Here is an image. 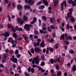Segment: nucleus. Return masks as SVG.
Returning a JSON list of instances; mask_svg holds the SVG:
<instances>
[{
	"label": "nucleus",
	"mask_w": 76,
	"mask_h": 76,
	"mask_svg": "<svg viewBox=\"0 0 76 76\" xmlns=\"http://www.w3.org/2000/svg\"><path fill=\"white\" fill-rule=\"evenodd\" d=\"M7 27L8 29H10V28H11L12 32H15L16 30L15 29V28H14V27H13L12 25H11L9 24L7 25Z\"/></svg>",
	"instance_id": "nucleus-3"
},
{
	"label": "nucleus",
	"mask_w": 76,
	"mask_h": 76,
	"mask_svg": "<svg viewBox=\"0 0 76 76\" xmlns=\"http://www.w3.org/2000/svg\"><path fill=\"white\" fill-rule=\"evenodd\" d=\"M10 60L12 61V62H14V63H18V59L17 58H10Z\"/></svg>",
	"instance_id": "nucleus-7"
},
{
	"label": "nucleus",
	"mask_w": 76,
	"mask_h": 76,
	"mask_svg": "<svg viewBox=\"0 0 76 76\" xmlns=\"http://www.w3.org/2000/svg\"><path fill=\"white\" fill-rule=\"evenodd\" d=\"M45 6H47L48 5V1H47L46 2H45L44 4Z\"/></svg>",
	"instance_id": "nucleus-63"
},
{
	"label": "nucleus",
	"mask_w": 76,
	"mask_h": 76,
	"mask_svg": "<svg viewBox=\"0 0 76 76\" xmlns=\"http://www.w3.org/2000/svg\"><path fill=\"white\" fill-rule=\"evenodd\" d=\"M22 37L23 38H24L25 40H27V39H28V37H27V36H26V35L23 34L22 35Z\"/></svg>",
	"instance_id": "nucleus-20"
},
{
	"label": "nucleus",
	"mask_w": 76,
	"mask_h": 76,
	"mask_svg": "<svg viewBox=\"0 0 76 76\" xmlns=\"http://www.w3.org/2000/svg\"><path fill=\"white\" fill-rule=\"evenodd\" d=\"M60 66H61V65H63V64L64 63L63 62V60H61L60 62Z\"/></svg>",
	"instance_id": "nucleus-33"
},
{
	"label": "nucleus",
	"mask_w": 76,
	"mask_h": 76,
	"mask_svg": "<svg viewBox=\"0 0 76 76\" xmlns=\"http://www.w3.org/2000/svg\"><path fill=\"white\" fill-rule=\"evenodd\" d=\"M45 7V6L44 5H41L39 7V9H44Z\"/></svg>",
	"instance_id": "nucleus-15"
},
{
	"label": "nucleus",
	"mask_w": 76,
	"mask_h": 76,
	"mask_svg": "<svg viewBox=\"0 0 76 76\" xmlns=\"http://www.w3.org/2000/svg\"><path fill=\"white\" fill-rule=\"evenodd\" d=\"M37 18L35 17H34L33 18V21L35 23V22H37Z\"/></svg>",
	"instance_id": "nucleus-41"
},
{
	"label": "nucleus",
	"mask_w": 76,
	"mask_h": 76,
	"mask_svg": "<svg viewBox=\"0 0 76 76\" xmlns=\"http://www.w3.org/2000/svg\"><path fill=\"white\" fill-rule=\"evenodd\" d=\"M22 37H19L18 38V40L19 41H21L22 40Z\"/></svg>",
	"instance_id": "nucleus-64"
},
{
	"label": "nucleus",
	"mask_w": 76,
	"mask_h": 76,
	"mask_svg": "<svg viewBox=\"0 0 76 76\" xmlns=\"http://www.w3.org/2000/svg\"><path fill=\"white\" fill-rule=\"evenodd\" d=\"M74 1L73 0H69L68 3L69 4H72V3H73Z\"/></svg>",
	"instance_id": "nucleus-27"
},
{
	"label": "nucleus",
	"mask_w": 76,
	"mask_h": 76,
	"mask_svg": "<svg viewBox=\"0 0 76 76\" xmlns=\"http://www.w3.org/2000/svg\"><path fill=\"white\" fill-rule=\"evenodd\" d=\"M56 70H58L60 69L59 66L57 64H56Z\"/></svg>",
	"instance_id": "nucleus-32"
},
{
	"label": "nucleus",
	"mask_w": 76,
	"mask_h": 76,
	"mask_svg": "<svg viewBox=\"0 0 76 76\" xmlns=\"http://www.w3.org/2000/svg\"><path fill=\"white\" fill-rule=\"evenodd\" d=\"M32 67L34 68L35 67H38V66L36 64H33L32 65Z\"/></svg>",
	"instance_id": "nucleus-52"
},
{
	"label": "nucleus",
	"mask_w": 76,
	"mask_h": 76,
	"mask_svg": "<svg viewBox=\"0 0 76 76\" xmlns=\"http://www.w3.org/2000/svg\"><path fill=\"white\" fill-rule=\"evenodd\" d=\"M63 2L64 4L65 8H66V6H67V4H66V1H63Z\"/></svg>",
	"instance_id": "nucleus-34"
},
{
	"label": "nucleus",
	"mask_w": 76,
	"mask_h": 76,
	"mask_svg": "<svg viewBox=\"0 0 76 76\" xmlns=\"http://www.w3.org/2000/svg\"><path fill=\"white\" fill-rule=\"evenodd\" d=\"M39 59H36V62H35V63L36 64H39Z\"/></svg>",
	"instance_id": "nucleus-26"
},
{
	"label": "nucleus",
	"mask_w": 76,
	"mask_h": 76,
	"mask_svg": "<svg viewBox=\"0 0 76 76\" xmlns=\"http://www.w3.org/2000/svg\"><path fill=\"white\" fill-rule=\"evenodd\" d=\"M10 35V34L9 33V32L6 31L5 34H4V36L5 37H9Z\"/></svg>",
	"instance_id": "nucleus-13"
},
{
	"label": "nucleus",
	"mask_w": 76,
	"mask_h": 76,
	"mask_svg": "<svg viewBox=\"0 0 76 76\" xmlns=\"http://www.w3.org/2000/svg\"><path fill=\"white\" fill-rule=\"evenodd\" d=\"M42 4V1H39L38 3L36 4V5L37 6H39V5H40Z\"/></svg>",
	"instance_id": "nucleus-25"
},
{
	"label": "nucleus",
	"mask_w": 76,
	"mask_h": 76,
	"mask_svg": "<svg viewBox=\"0 0 76 76\" xmlns=\"http://www.w3.org/2000/svg\"><path fill=\"white\" fill-rule=\"evenodd\" d=\"M37 41L38 42H41V40L40 39H37Z\"/></svg>",
	"instance_id": "nucleus-62"
},
{
	"label": "nucleus",
	"mask_w": 76,
	"mask_h": 76,
	"mask_svg": "<svg viewBox=\"0 0 76 76\" xmlns=\"http://www.w3.org/2000/svg\"><path fill=\"white\" fill-rule=\"evenodd\" d=\"M69 53H70L71 54H74V51L72 50H69Z\"/></svg>",
	"instance_id": "nucleus-38"
},
{
	"label": "nucleus",
	"mask_w": 76,
	"mask_h": 76,
	"mask_svg": "<svg viewBox=\"0 0 76 76\" xmlns=\"http://www.w3.org/2000/svg\"><path fill=\"white\" fill-rule=\"evenodd\" d=\"M38 68L39 69L38 70H39V71H41L42 70V68L40 66H39Z\"/></svg>",
	"instance_id": "nucleus-55"
},
{
	"label": "nucleus",
	"mask_w": 76,
	"mask_h": 76,
	"mask_svg": "<svg viewBox=\"0 0 76 76\" xmlns=\"http://www.w3.org/2000/svg\"><path fill=\"white\" fill-rule=\"evenodd\" d=\"M38 22H39V26H40L41 25V19H39L38 20Z\"/></svg>",
	"instance_id": "nucleus-35"
},
{
	"label": "nucleus",
	"mask_w": 76,
	"mask_h": 76,
	"mask_svg": "<svg viewBox=\"0 0 76 76\" xmlns=\"http://www.w3.org/2000/svg\"><path fill=\"white\" fill-rule=\"evenodd\" d=\"M6 60L4 59H3L1 61L2 63L3 64V63H6Z\"/></svg>",
	"instance_id": "nucleus-49"
},
{
	"label": "nucleus",
	"mask_w": 76,
	"mask_h": 76,
	"mask_svg": "<svg viewBox=\"0 0 76 76\" xmlns=\"http://www.w3.org/2000/svg\"><path fill=\"white\" fill-rule=\"evenodd\" d=\"M31 52L32 54H34V49L31 48Z\"/></svg>",
	"instance_id": "nucleus-40"
},
{
	"label": "nucleus",
	"mask_w": 76,
	"mask_h": 76,
	"mask_svg": "<svg viewBox=\"0 0 76 76\" xmlns=\"http://www.w3.org/2000/svg\"><path fill=\"white\" fill-rule=\"evenodd\" d=\"M13 39V38L12 37H10L9 38L8 40V42H10Z\"/></svg>",
	"instance_id": "nucleus-24"
},
{
	"label": "nucleus",
	"mask_w": 76,
	"mask_h": 76,
	"mask_svg": "<svg viewBox=\"0 0 76 76\" xmlns=\"http://www.w3.org/2000/svg\"><path fill=\"white\" fill-rule=\"evenodd\" d=\"M61 75V71H58V72L57 73V76H60V75Z\"/></svg>",
	"instance_id": "nucleus-30"
},
{
	"label": "nucleus",
	"mask_w": 76,
	"mask_h": 76,
	"mask_svg": "<svg viewBox=\"0 0 76 76\" xmlns=\"http://www.w3.org/2000/svg\"><path fill=\"white\" fill-rule=\"evenodd\" d=\"M24 75L26 76H30L28 73H27V72H26L24 73Z\"/></svg>",
	"instance_id": "nucleus-43"
},
{
	"label": "nucleus",
	"mask_w": 76,
	"mask_h": 76,
	"mask_svg": "<svg viewBox=\"0 0 76 76\" xmlns=\"http://www.w3.org/2000/svg\"><path fill=\"white\" fill-rule=\"evenodd\" d=\"M49 50L50 51V52L53 53V51H54V49L50 47V48H49Z\"/></svg>",
	"instance_id": "nucleus-31"
},
{
	"label": "nucleus",
	"mask_w": 76,
	"mask_h": 76,
	"mask_svg": "<svg viewBox=\"0 0 76 76\" xmlns=\"http://www.w3.org/2000/svg\"><path fill=\"white\" fill-rule=\"evenodd\" d=\"M61 10L62 11L63 10V9H64V3L62 2L61 3Z\"/></svg>",
	"instance_id": "nucleus-10"
},
{
	"label": "nucleus",
	"mask_w": 76,
	"mask_h": 76,
	"mask_svg": "<svg viewBox=\"0 0 76 76\" xmlns=\"http://www.w3.org/2000/svg\"><path fill=\"white\" fill-rule=\"evenodd\" d=\"M41 58H42V60H45V56H42Z\"/></svg>",
	"instance_id": "nucleus-60"
},
{
	"label": "nucleus",
	"mask_w": 76,
	"mask_h": 76,
	"mask_svg": "<svg viewBox=\"0 0 76 76\" xmlns=\"http://www.w3.org/2000/svg\"><path fill=\"white\" fill-rule=\"evenodd\" d=\"M25 3L26 4H29L30 5L32 6L35 3V0L32 1V0H25Z\"/></svg>",
	"instance_id": "nucleus-2"
},
{
	"label": "nucleus",
	"mask_w": 76,
	"mask_h": 76,
	"mask_svg": "<svg viewBox=\"0 0 76 76\" xmlns=\"http://www.w3.org/2000/svg\"><path fill=\"white\" fill-rule=\"evenodd\" d=\"M50 28L52 29H56V27L54 25H51L50 26Z\"/></svg>",
	"instance_id": "nucleus-23"
},
{
	"label": "nucleus",
	"mask_w": 76,
	"mask_h": 76,
	"mask_svg": "<svg viewBox=\"0 0 76 76\" xmlns=\"http://www.w3.org/2000/svg\"><path fill=\"white\" fill-rule=\"evenodd\" d=\"M17 21L18 23H20V25H22L23 23V22H24L22 18H17Z\"/></svg>",
	"instance_id": "nucleus-4"
},
{
	"label": "nucleus",
	"mask_w": 76,
	"mask_h": 76,
	"mask_svg": "<svg viewBox=\"0 0 76 76\" xmlns=\"http://www.w3.org/2000/svg\"><path fill=\"white\" fill-rule=\"evenodd\" d=\"M50 61L51 64H53L54 63V59L53 58L50 59Z\"/></svg>",
	"instance_id": "nucleus-28"
},
{
	"label": "nucleus",
	"mask_w": 76,
	"mask_h": 76,
	"mask_svg": "<svg viewBox=\"0 0 76 76\" xmlns=\"http://www.w3.org/2000/svg\"><path fill=\"white\" fill-rule=\"evenodd\" d=\"M37 59H39V56H37L34 58L31 62V63L33 64H35V62Z\"/></svg>",
	"instance_id": "nucleus-5"
},
{
	"label": "nucleus",
	"mask_w": 76,
	"mask_h": 76,
	"mask_svg": "<svg viewBox=\"0 0 76 76\" xmlns=\"http://www.w3.org/2000/svg\"><path fill=\"white\" fill-rule=\"evenodd\" d=\"M72 12H70L69 13H68L67 14V16H68V18H70V15H72Z\"/></svg>",
	"instance_id": "nucleus-18"
},
{
	"label": "nucleus",
	"mask_w": 76,
	"mask_h": 76,
	"mask_svg": "<svg viewBox=\"0 0 76 76\" xmlns=\"http://www.w3.org/2000/svg\"><path fill=\"white\" fill-rule=\"evenodd\" d=\"M68 38L70 40V41H71V40H72V37L71 36H68Z\"/></svg>",
	"instance_id": "nucleus-50"
},
{
	"label": "nucleus",
	"mask_w": 76,
	"mask_h": 76,
	"mask_svg": "<svg viewBox=\"0 0 76 76\" xmlns=\"http://www.w3.org/2000/svg\"><path fill=\"white\" fill-rule=\"evenodd\" d=\"M71 4H72V7H75L76 6V2H75V3H74V1L73 2V3H72Z\"/></svg>",
	"instance_id": "nucleus-37"
},
{
	"label": "nucleus",
	"mask_w": 76,
	"mask_h": 76,
	"mask_svg": "<svg viewBox=\"0 0 76 76\" xmlns=\"http://www.w3.org/2000/svg\"><path fill=\"white\" fill-rule=\"evenodd\" d=\"M34 51L36 53H39L41 52V50L39 48L36 47L34 49Z\"/></svg>",
	"instance_id": "nucleus-6"
},
{
	"label": "nucleus",
	"mask_w": 76,
	"mask_h": 76,
	"mask_svg": "<svg viewBox=\"0 0 76 76\" xmlns=\"http://www.w3.org/2000/svg\"><path fill=\"white\" fill-rule=\"evenodd\" d=\"M72 70L73 72H75V71L76 70V65H74L73 66Z\"/></svg>",
	"instance_id": "nucleus-21"
},
{
	"label": "nucleus",
	"mask_w": 76,
	"mask_h": 76,
	"mask_svg": "<svg viewBox=\"0 0 76 76\" xmlns=\"http://www.w3.org/2000/svg\"><path fill=\"white\" fill-rule=\"evenodd\" d=\"M12 36L13 37H17V34H16V33L14 32V33L13 34Z\"/></svg>",
	"instance_id": "nucleus-36"
},
{
	"label": "nucleus",
	"mask_w": 76,
	"mask_h": 76,
	"mask_svg": "<svg viewBox=\"0 0 76 76\" xmlns=\"http://www.w3.org/2000/svg\"><path fill=\"white\" fill-rule=\"evenodd\" d=\"M32 25L31 24H26L25 25H24V28L27 31H30V28H31Z\"/></svg>",
	"instance_id": "nucleus-1"
},
{
	"label": "nucleus",
	"mask_w": 76,
	"mask_h": 76,
	"mask_svg": "<svg viewBox=\"0 0 76 76\" xmlns=\"http://www.w3.org/2000/svg\"><path fill=\"white\" fill-rule=\"evenodd\" d=\"M52 37L53 38H55L56 37V32H54L52 34Z\"/></svg>",
	"instance_id": "nucleus-47"
},
{
	"label": "nucleus",
	"mask_w": 76,
	"mask_h": 76,
	"mask_svg": "<svg viewBox=\"0 0 76 76\" xmlns=\"http://www.w3.org/2000/svg\"><path fill=\"white\" fill-rule=\"evenodd\" d=\"M34 34L35 35H38V31H34Z\"/></svg>",
	"instance_id": "nucleus-58"
},
{
	"label": "nucleus",
	"mask_w": 76,
	"mask_h": 76,
	"mask_svg": "<svg viewBox=\"0 0 76 76\" xmlns=\"http://www.w3.org/2000/svg\"><path fill=\"white\" fill-rule=\"evenodd\" d=\"M70 20L71 22H74L75 21V18L74 17H72V15L71 16V19Z\"/></svg>",
	"instance_id": "nucleus-11"
},
{
	"label": "nucleus",
	"mask_w": 76,
	"mask_h": 76,
	"mask_svg": "<svg viewBox=\"0 0 76 76\" xmlns=\"http://www.w3.org/2000/svg\"><path fill=\"white\" fill-rule=\"evenodd\" d=\"M60 56H59L58 58H56L54 60V63H56V62H57V61H58V62H60Z\"/></svg>",
	"instance_id": "nucleus-14"
},
{
	"label": "nucleus",
	"mask_w": 76,
	"mask_h": 76,
	"mask_svg": "<svg viewBox=\"0 0 76 76\" xmlns=\"http://www.w3.org/2000/svg\"><path fill=\"white\" fill-rule=\"evenodd\" d=\"M23 18V20L24 21H26V20H28V17L26 16L25 15H24Z\"/></svg>",
	"instance_id": "nucleus-22"
},
{
	"label": "nucleus",
	"mask_w": 76,
	"mask_h": 76,
	"mask_svg": "<svg viewBox=\"0 0 76 76\" xmlns=\"http://www.w3.org/2000/svg\"><path fill=\"white\" fill-rule=\"evenodd\" d=\"M47 29H48V31H49V32H51V29H50V27H48L47 28Z\"/></svg>",
	"instance_id": "nucleus-46"
},
{
	"label": "nucleus",
	"mask_w": 76,
	"mask_h": 76,
	"mask_svg": "<svg viewBox=\"0 0 76 76\" xmlns=\"http://www.w3.org/2000/svg\"><path fill=\"white\" fill-rule=\"evenodd\" d=\"M45 64V63H44V61H42V62L41 63V66H44V65Z\"/></svg>",
	"instance_id": "nucleus-42"
},
{
	"label": "nucleus",
	"mask_w": 76,
	"mask_h": 76,
	"mask_svg": "<svg viewBox=\"0 0 76 76\" xmlns=\"http://www.w3.org/2000/svg\"><path fill=\"white\" fill-rule=\"evenodd\" d=\"M11 4H12V2H10L7 5V8H9V7H10L11 6Z\"/></svg>",
	"instance_id": "nucleus-29"
},
{
	"label": "nucleus",
	"mask_w": 76,
	"mask_h": 76,
	"mask_svg": "<svg viewBox=\"0 0 76 76\" xmlns=\"http://www.w3.org/2000/svg\"><path fill=\"white\" fill-rule=\"evenodd\" d=\"M39 32L41 34H47V31H44L42 29L40 30Z\"/></svg>",
	"instance_id": "nucleus-12"
},
{
	"label": "nucleus",
	"mask_w": 76,
	"mask_h": 76,
	"mask_svg": "<svg viewBox=\"0 0 76 76\" xmlns=\"http://www.w3.org/2000/svg\"><path fill=\"white\" fill-rule=\"evenodd\" d=\"M34 37L36 39H38V36L36 35H35L34 36Z\"/></svg>",
	"instance_id": "nucleus-59"
},
{
	"label": "nucleus",
	"mask_w": 76,
	"mask_h": 76,
	"mask_svg": "<svg viewBox=\"0 0 76 76\" xmlns=\"http://www.w3.org/2000/svg\"><path fill=\"white\" fill-rule=\"evenodd\" d=\"M40 47H42V48L45 47V45L44 44V42L43 41L41 43L40 45Z\"/></svg>",
	"instance_id": "nucleus-16"
},
{
	"label": "nucleus",
	"mask_w": 76,
	"mask_h": 76,
	"mask_svg": "<svg viewBox=\"0 0 76 76\" xmlns=\"http://www.w3.org/2000/svg\"><path fill=\"white\" fill-rule=\"evenodd\" d=\"M28 54L30 55V56H32V53H31L29 50H28Z\"/></svg>",
	"instance_id": "nucleus-53"
},
{
	"label": "nucleus",
	"mask_w": 76,
	"mask_h": 76,
	"mask_svg": "<svg viewBox=\"0 0 76 76\" xmlns=\"http://www.w3.org/2000/svg\"><path fill=\"white\" fill-rule=\"evenodd\" d=\"M24 8L25 10H26V9L30 10L31 9V7L29 5H25L24 6Z\"/></svg>",
	"instance_id": "nucleus-8"
},
{
	"label": "nucleus",
	"mask_w": 76,
	"mask_h": 76,
	"mask_svg": "<svg viewBox=\"0 0 76 76\" xmlns=\"http://www.w3.org/2000/svg\"><path fill=\"white\" fill-rule=\"evenodd\" d=\"M17 58H19L20 57V54H18L17 55Z\"/></svg>",
	"instance_id": "nucleus-51"
},
{
	"label": "nucleus",
	"mask_w": 76,
	"mask_h": 76,
	"mask_svg": "<svg viewBox=\"0 0 76 76\" xmlns=\"http://www.w3.org/2000/svg\"><path fill=\"white\" fill-rule=\"evenodd\" d=\"M42 20H43L45 22L47 20V17L45 16H42Z\"/></svg>",
	"instance_id": "nucleus-17"
},
{
	"label": "nucleus",
	"mask_w": 76,
	"mask_h": 76,
	"mask_svg": "<svg viewBox=\"0 0 76 76\" xmlns=\"http://www.w3.org/2000/svg\"><path fill=\"white\" fill-rule=\"evenodd\" d=\"M42 29L44 31H46V27H43Z\"/></svg>",
	"instance_id": "nucleus-56"
},
{
	"label": "nucleus",
	"mask_w": 76,
	"mask_h": 76,
	"mask_svg": "<svg viewBox=\"0 0 76 76\" xmlns=\"http://www.w3.org/2000/svg\"><path fill=\"white\" fill-rule=\"evenodd\" d=\"M9 53L10 54H13L14 53V52L13 51V50H11L9 51Z\"/></svg>",
	"instance_id": "nucleus-44"
},
{
	"label": "nucleus",
	"mask_w": 76,
	"mask_h": 76,
	"mask_svg": "<svg viewBox=\"0 0 76 76\" xmlns=\"http://www.w3.org/2000/svg\"><path fill=\"white\" fill-rule=\"evenodd\" d=\"M31 72L32 73H34V69L33 68H32L31 69Z\"/></svg>",
	"instance_id": "nucleus-54"
},
{
	"label": "nucleus",
	"mask_w": 76,
	"mask_h": 76,
	"mask_svg": "<svg viewBox=\"0 0 76 76\" xmlns=\"http://www.w3.org/2000/svg\"><path fill=\"white\" fill-rule=\"evenodd\" d=\"M17 9H18V10H20V9H23V7L22 6H20L19 4H18V5H17Z\"/></svg>",
	"instance_id": "nucleus-9"
},
{
	"label": "nucleus",
	"mask_w": 76,
	"mask_h": 76,
	"mask_svg": "<svg viewBox=\"0 0 76 76\" xmlns=\"http://www.w3.org/2000/svg\"><path fill=\"white\" fill-rule=\"evenodd\" d=\"M18 31H23V29L22 28H18Z\"/></svg>",
	"instance_id": "nucleus-39"
},
{
	"label": "nucleus",
	"mask_w": 76,
	"mask_h": 76,
	"mask_svg": "<svg viewBox=\"0 0 76 76\" xmlns=\"http://www.w3.org/2000/svg\"><path fill=\"white\" fill-rule=\"evenodd\" d=\"M62 38L63 40H64V39L65 38L64 37V35L62 34L60 36V40H61V39H62Z\"/></svg>",
	"instance_id": "nucleus-19"
},
{
	"label": "nucleus",
	"mask_w": 76,
	"mask_h": 76,
	"mask_svg": "<svg viewBox=\"0 0 76 76\" xmlns=\"http://www.w3.org/2000/svg\"><path fill=\"white\" fill-rule=\"evenodd\" d=\"M58 43L56 44L55 45V49H57V48H58Z\"/></svg>",
	"instance_id": "nucleus-45"
},
{
	"label": "nucleus",
	"mask_w": 76,
	"mask_h": 76,
	"mask_svg": "<svg viewBox=\"0 0 76 76\" xmlns=\"http://www.w3.org/2000/svg\"><path fill=\"white\" fill-rule=\"evenodd\" d=\"M53 41H54V40L53 38H52L50 40V43H52V42H53Z\"/></svg>",
	"instance_id": "nucleus-61"
},
{
	"label": "nucleus",
	"mask_w": 76,
	"mask_h": 76,
	"mask_svg": "<svg viewBox=\"0 0 76 76\" xmlns=\"http://www.w3.org/2000/svg\"><path fill=\"white\" fill-rule=\"evenodd\" d=\"M31 67L29 66L28 68V72H31Z\"/></svg>",
	"instance_id": "nucleus-57"
},
{
	"label": "nucleus",
	"mask_w": 76,
	"mask_h": 76,
	"mask_svg": "<svg viewBox=\"0 0 76 76\" xmlns=\"http://www.w3.org/2000/svg\"><path fill=\"white\" fill-rule=\"evenodd\" d=\"M18 53H19V50H16L15 52V54H18Z\"/></svg>",
	"instance_id": "nucleus-48"
}]
</instances>
